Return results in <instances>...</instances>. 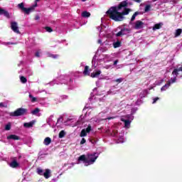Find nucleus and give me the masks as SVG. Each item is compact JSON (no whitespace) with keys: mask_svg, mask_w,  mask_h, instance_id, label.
Instances as JSON below:
<instances>
[{"mask_svg":"<svg viewBox=\"0 0 182 182\" xmlns=\"http://www.w3.org/2000/svg\"><path fill=\"white\" fill-rule=\"evenodd\" d=\"M128 4L127 1H123L118 6H111L106 12L110 19L115 22H122L124 19V15H129L130 9L126 8Z\"/></svg>","mask_w":182,"mask_h":182,"instance_id":"1","label":"nucleus"},{"mask_svg":"<svg viewBox=\"0 0 182 182\" xmlns=\"http://www.w3.org/2000/svg\"><path fill=\"white\" fill-rule=\"evenodd\" d=\"M98 156H96V153L92 154H87V157L86 155H81L78 157V161H83L85 164H93L96 160H97Z\"/></svg>","mask_w":182,"mask_h":182,"instance_id":"2","label":"nucleus"},{"mask_svg":"<svg viewBox=\"0 0 182 182\" xmlns=\"http://www.w3.org/2000/svg\"><path fill=\"white\" fill-rule=\"evenodd\" d=\"M28 114V109L26 108H18L13 112L10 113V116L12 117H19V116H25Z\"/></svg>","mask_w":182,"mask_h":182,"instance_id":"3","label":"nucleus"},{"mask_svg":"<svg viewBox=\"0 0 182 182\" xmlns=\"http://www.w3.org/2000/svg\"><path fill=\"white\" fill-rule=\"evenodd\" d=\"M36 5H38V4H36V5L33 6L32 7L26 8L25 4H23V3H21L18 4V8L23 12H25L26 15H29V14H31V12L35 9V6H36Z\"/></svg>","mask_w":182,"mask_h":182,"instance_id":"4","label":"nucleus"},{"mask_svg":"<svg viewBox=\"0 0 182 182\" xmlns=\"http://www.w3.org/2000/svg\"><path fill=\"white\" fill-rule=\"evenodd\" d=\"M36 173L38 174V176H43L45 178H49L50 177V169L46 168L45 170V172H43V169L41 168H37L36 169Z\"/></svg>","mask_w":182,"mask_h":182,"instance_id":"5","label":"nucleus"},{"mask_svg":"<svg viewBox=\"0 0 182 182\" xmlns=\"http://www.w3.org/2000/svg\"><path fill=\"white\" fill-rule=\"evenodd\" d=\"M11 28L14 32H15V33H21V31H19V28L18 27V23H16V21H12L11 23Z\"/></svg>","mask_w":182,"mask_h":182,"instance_id":"6","label":"nucleus"},{"mask_svg":"<svg viewBox=\"0 0 182 182\" xmlns=\"http://www.w3.org/2000/svg\"><path fill=\"white\" fill-rule=\"evenodd\" d=\"M143 25H144V23H143V21H136L135 23L134 28L136 29H141L143 28Z\"/></svg>","mask_w":182,"mask_h":182,"instance_id":"7","label":"nucleus"},{"mask_svg":"<svg viewBox=\"0 0 182 182\" xmlns=\"http://www.w3.org/2000/svg\"><path fill=\"white\" fill-rule=\"evenodd\" d=\"M9 166L11 168H18L19 167V163L14 159L9 164Z\"/></svg>","mask_w":182,"mask_h":182,"instance_id":"8","label":"nucleus"},{"mask_svg":"<svg viewBox=\"0 0 182 182\" xmlns=\"http://www.w3.org/2000/svg\"><path fill=\"white\" fill-rule=\"evenodd\" d=\"M7 140H21V138L18 135L11 134L7 136Z\"/></svg>","mask_w":182,"mask_h":182,"instance_id":"9","label":"nucleus"},{"mask_svg":"<svg viewBox=\"0 0 182 182\" xmlns=\"http://www.w3.org/2000/svg\"><path fill=\"white\" fill-rule=\"evenodd\" d=\"M1 15H4V16H6V18H7V19H9V18H11L9 12L4 9H1Z\"/></svg>","mask_w":182,"mask_h":182,"instance_id":"10","label":"nucleus"},{"mask_svg":"<svg viewBox=\"0 0 182 182\" xmlns=\"http://www.w3.org/2000/svg\"><path fill=\"white\" fill-rule=\"evenodd\" d=\"M92 70L91 69H89V66L86 65L85 67V69H84V71H83V75L85 76H90V71Z\"/></svg>","mask_w":182,"mask_h":182,"instance_id":"11","label":"nucleus"},{"mask_svg":"<svg viewBox=\"0 0 182 182\" xmlns=\"http://www.w3.org/2000/svg\"><path fill=\"white\" fill-rule=\"evenodd\" d=\"M171 85V81H168L166 82V84H165V85H164L161 88V92H164V91L167 90V89H168V87H170Z\"/></svg>","mask_w":182,"mask_h":182,"instance_id":"12","label":"nucleus"},{"mask_svg":"<svg viewBox=\"0 0 182 182\" xmlns=\"http://www.w3.org/2000/svg\"><path fill=\"white\" fill-rule=\"evenodd\" d=\"M50 143H52V139H50V137L45 138L43 141V144H45V146H49Z\"/></svg>","mask_w":182,"mask_h":182,"instance_id":"13","label":"nucleus"},{"mask_svg":"<svg viewBox=\"0 0 182 182\" xmlns=\"http://www.w3.org/2000/svg\"><path fill=\"white\" fill-rule=\"evenodd\" d=\"M100 73H102V71L101 70H97V72H94V73H92L91 75H90V77H99Z\"/></svg>","mask_w":182,"mask_h":182,"instance_id":"14","label":"nucleus"},{"mask_svg":"<svg viewBox=\"0 0 182 182\" xmlns=\"http://www.w3.org/2000/svg\"><path fill=\"white\" fill-rule=\"evenodd\" d=\"M161 26H163V23H156L153 26L152 29L153 31H157V29H161Z\"/></svg>","mask_w":182,"mask_h":182,"instance_id":"15","label":"nucleus"},{"mask_svg":"<svg viewBox=\"0 0 182 182\" xmlns=\"http://www.w3.org/2000/svg\"><path fill=\"white\" fill-rule=\"evenodd\" d=\"M182 33V29L181 28H178L176 30L175 33H174V37L175 38H178V36H180V35H181Z\"/></svg>","mask_w":182,"mask_h":182,"instance_id":"16","label":"nucleus"},{"mask_svg":"<svg viewBox=\"0 0 182 182\" xmlns=\"http://www.w3.org/2000/svg\"><path fill=\"white\" fill-rule=\"evenodd\" d=\"M121 122H123L124 123L125 127H129V126H130L131 122L129 119H124L122 118Z\"/></svg>","mask_w":182,"mask_h":182,"instance_id":"17","label":"nucleus"},{"mask_svg":"<svg viewBox=\"0 0 182 182\" xmlns=\"http://www.w3.org/2000/svg\"><path fill=\"white\" fill-rule=\"evenodd\" d=\"M33 124H35L34 122H26L23 124L24 127H33Z\"/></svg>","mask_w":182,"mask_h":182,"instance_id":"18","label":"nucleus"},{"mask_svg":"<svg viewBox=\"0 0 182 182\" xmlns=\"http://www.w3.org/2000/svg\"><path fill=\"white\" fill-rule=\"evenodd\" d=\"M113 46L114 48H120L122 46V42L120 41H117L113 43Z\"/></svg>","mask_w":182,"mask_h":182,"instance_id":"19","label":"nucleus"},{"mask_svg":"<svg viewBox=\"0 0 182 182\" xmlns=\"http://www.w3.org/2000/svg\"><path fill=\"white\" fill-rule=\"evenodd\" d=\"M80 136V137H86V136H87V132H86V129H82Z\"/></svg>","mask_w":182,"mask_h":182,"instance_id":"20","label":"nucleus"},{"mask_svg":"<svg viewBox=\"0 0 182 182\" xmlns=\"http://www.w3.org/2000/svg\"><path fill=\"white\" fill-rule=\"evenodd\" d=\"M81 15L82 18H89L90 16V13L85 11H83Z\"/></svg>","mask_w":182,"mask_h":182,"instance_id":"21","label":"nucleus"},{"mask_svg":"<svg viewBox=\"0 0 182 182\" xmlns=\"http://www.w3.org/2000/svg\"><path fill=\"white\" fill-rule=\"evenodd\" d=\"M65 136H66V132H65V131L63 130L60 131V133L58 134L59 139H63Z\"/></svg>","mask_w":182,"mask_h":182,"instance_id":"22","label":"nucleus"},{"mask_svg":"<svg viewBox=\"0 0 182 182\" xmlns=\"http://www.w3.org/2000/svg\"><path fill=\"white\" fill-rule=\"evenodd\" d=\"M41 112V109L39 108H36L35 109H33V111H31V114H38V113H39Z\"/></svg>","mask_w":182,"mask_h":182,"instance_id":"23","label":"nucleus"},{"mask_svg":"<svg viewBox=\"0 0 182 182\" xmlns=\"http://www.w3.org/2000/svg\"><path fill=\"white\" fill-rule=\"evenodd\" d=\"M139 12L136 11L132 16L131 18V22H133L134 21V19H136V16H137V15H139Z\"/></svg>","mask_w":182,"mask_h":182,"instance_id":"24","label":"nucleus"},{"mask_svg":"<svg viewBox=\"0 0 182 182\" xmlns=\"http://www.w3.org/2000/svg\"><path fill=\"white\" fill-rule=\"evenodd\" d=\"M20 80H21V83H26V82H28V80L24 76H21Z\"/></svg>","mask_w":182,"mask_h":182,"instance_id":"25","label":"nucleus"},{"mask_svg":"<svg viewBox=\"0 0 182 182\" xmlns=\"http://www.w3.org/2000/svg\"><path fill=\"white\" fill-rule=\"evenodd\" d=\"M28 96L30 99H31V102H32V103H35V102H36V97H33V95L30 94Z\"/></svg>","mask_w":182,"mask_h":182,"instance_id":"26","label":"nucleus"},{"mask_svg":"<svg viewBox=\"0 0 182 182\" xmlns=\"http://www.w3.org/2000/svg\"><path fill=\"white\" fill-rule=\"evenodd\" d=\"M123 35H126V33H123V31H120L115 35V36L119 38V36H123Z\"/></svg>","mask_w":182,"mask_h":182,"instance_id":"27","label":"nucleus"},{"mask_svg":"<svg viewBox=\"0 0 182 182\" xmlns=\"http://www.w3.org/2000/svg\"><path fill=\"white\" fill-rule=\"evenodd\" d=\"M11 122H9L7 124H6V126H5V130H6V131H9V130H11Z\"/></svg>","mask_w":182,"mask_h":182,"instance_id":"28","label":"nucleus"},{"mask_svg":"<svg viewBox=\"0 0 182 182\" xmlns=\"http://www.w3.org/2000/svg\"><path fill=\"white\" fill-rule=\"evenodd\" d=\"M178 69H174L172 72V75H175V77H177V76H178Z\"/></svg>","mask_w":182,"mask_h":182,"instance_id":"29","label":"nucleus"},{"mask_svg":"<svg viewBox=\"0 0 182 182\" xmlns=\"http://www.w3.org/2000/svg\"><path fill=\"white\" fill-rule=\"evenodd\" d=\"M8 103L9 102L6 101L5 102H1V107H8Z\"/></svg>","mask_w":182,"mask_h":182,"instance_id":"30","label":"nucleus"},{"mask_svg":"<svg viewBox=\"0 0 182 182\" xmlns=\"http://www.w3.org/2000/svg\"><path fill=\"white\" fill-rule=\"evenodd\" d=\"M91 131H92V126L89 124L87 127L85 129V132L87 133H90Z\"/></svg>","mask_w":182,"mask_h":182,"instance_id":"31","label":"nucleus"},{"mask_svg":"<svg viewBox=\"0 0 182 182\" xmlns=\"http://www.w3.org/2000/svg\"><path fill=\"white\" fill-rule=\"evenodd\" d=\"M45 29H46V32H49V33L53 32V29H52V28H50L49 26H46Z\"/></svg>","mask_w":182,"mask_h":182,"instance_id":"32","label":"nucleus"},{"mask_svg":"<svg viewBox=\"0 0 182 182\" xmlns=\"http://www.w3.org/2000/svg\"><path fill=\"white\" fill-rule=\"evenodd\" d=\"M176 81H177V77H174L173 78H171V80H168V82H171V83H176Z\"/></svg>","mask_w":182,"mask_h":182,"instance_id":"33","label":"nucleus"},{"mask_svg":"<svg viewBox=\"0 0 182 182\" xmlns=\"http://www.w3.org/2000/svg\"><path fill=\"white\" fill-rule=\"evenodd\" d=\"M151 8V6H150V5H146V6H145L144 11H145V12H149V11H150Z\"/></svg>","mask_w":182,"mask_h":182,"instance_id":"34","label":"nucleus"},{"mask_svg":"<svg viewBox=\"0 0 182 182\" xmlns=\"http://www.w3.org/2000/svg\"><path fill=\"white\" fill-rule=\"evenodd\" d=\"M121 31H122V33H126V32H130V29L126 28L121 29Z\"/></svg>","mask_w":182,"mask_h":182,"instance_id":"35","label":"nucleus"},{"mask_svg":"<svg viewBox=\"0 0 182 182\" xmlns=\"http://www.w3.org/2000/svg\"><path fill=\"white\" fill-rule=\"evenodd\" d=\"M114 82H116L117 83H122V82H123V78H118L117 80H114Z\"/></svg>","mask_w":182,"mask_h":182,"instance_id":"36","label":"nucleus"},{"mask_svg":"<svg viewBox=\"0 0 182 182\" xmlns=\"http://www.w3.org/2000/svg\"><path fill=\"white\" fill-rule=\"evenodd\" d=\"M153 105H154V103H156V102H157V100H160V97H155V98H154L153 99Z\"/></svg>","mask_w":182,"mask_h":182,"instance_id":"37","label":"nucleus"},{"mask_svg":"<svg viewBox=\"0 0 182 182\" xmlns=\"http://www.w3.org/2000/svg\"><path fill=\"white\" fill-rule=\"evenodd\" d=\"M35 56H36V58H41V53H39V51L36 52Z\"/></svg>","mask_w":182,"mask_h":182,"instance_id":"38","label":"nucleus"},{"mask_svg":"<svg viewBox=\"0 0 182 182\" xmlns=\"http://www.w3.org/2000/svg\"><path fill=\"white\" fill-rule=\"evenodd\" d=\"M50 56V58H53V59H56V58H58L59 55L51 54Z\"/></svg>","mask_w":182,"mask_h":182,"instance_id":"39","label":"nucleus"},{"mask_svg":"<svg viewBox=\"0 0 182 182\" xmlns=\"http://www.w3.org/2000/svg\"><path fill=\"white\" fill-rule=\"evenodd\" d=\"M86 143V139L85 138H82L80 141V144H85Z\"/></svg>","mask_w":182,"mask_h":182,"instance_id":"40","label":"nucleus"},{"mask_svg":"<svg viewBox=\"0 0 182 182\" xmlns=\"http://www.w3.org/2000/svg\"><path fill=\"white\" fill-rule=\"evenodd\" d=\"M35 19L36 21H39V19H41V17H39V16H36Z\"/></svg>","mask_w":182,"mask_h":182,"instance_id":"41","label":"nucleus"},{"mask_svg":"<svg viewBox=\"0 0 182 182\" xmlns=\"http://www.w3.org/2000/svg\"><path fill=\"white\" fill-rule=\"evenodd\" d=\"M117 63H119V60H117L114 61V65H117Z\"/></svg>","mask_w":182,"mask_h":182,"instance_id":"42","label":"nucleus"},{"mask_svg":"<svg viewBox=\"0 0 182 182\" xmlns=\"http://www.w3.org/2000/svg\"><path fill=\"white\" fill-rule=\"evenodd\" d=\"M7 45H16V43L9 42V43H7Z\"/></svg>","mask_w":182,"mask_h":182,"instance_id":"43","label":"nucleus"},{"mask_svg":"<svg viewBox=\"0 0 182 182\" xmlns=\"http://www.w3.org/2000/svg\"><path fill=\"white\" fill-rule=\"evenodd\" d=\"M135 2H137L138 4H140L141 2V0H134Z\"/></svg>","mask_w":182,"mask_h":182,"instance_id":"44","label":"nucleus"},{"mask_svg":"<svg viewBox=\"0 0 182 182\" xmlns=\"http://www.w3.org/2000/svg\"><path fill=\"white\" fill-rule=\"evenodd\" d=\"M82 2H86L87 0H82Z\"/></svg>","mask_w":182,"mask_h":182,"instance_id":"45","label":"nucleus"},{"mask_svg":"<svg viewBox=\"0 0 182 182\" xmlns=\"http://www.w3.org/2000/svg\"><path fill=\"white\" fill-rule=\"evenodd\" d=\"M40 0H36V2H39Z\"/></svg>","mask_w":182,"mask_h":182,"instance_id":"46","label":"nucleus"},{"mask_svg":"<svg viewBox=\"0 0 182 182\" xmlns=\"http://www.w3.org/2000/svg\"><path fill=\"white\" fill-rule=\"evenodd\" d=\"M0 14H1V7H0Z\"/></svg>","mask_w":182,"mask_h":182,"instance_id":"47","label":"nucleus"}]
</instances>
